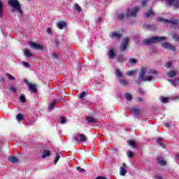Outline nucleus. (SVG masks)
Returning <instances> with one entry per match:
<instances>
[{
  "instance_id": "nucleus-1",
  "label": "nucleus",
  "mask_w": 179,
  "mask_h": 179,
  "mask_svg": "<svg viewBox=\"0 0 179 179\" xmlns=\"http://www.w3.org/2000/svg\"><path fill=\"white\" fill-rule=\"evenodd\" d=\"M156 73H157V71L155 69L142 67L139 74V79L143 82H150V80H153V75H156Z\"/></svg>"
},
{
  "instance_id": "nucleus-2",
  "label": "nucleus",
  "mask_w": 179,
  "mask_h": 179,
  "mask_svg": "<svg viewBox=\"0 0 179 179\" xmlns=\"http://www.w3.org/2000/svg\"><path fill=\"white\" fill-rule=\"evenodd\" d=\"M167 40V37L165 36H153L148 39H145L143 43L145 45H149L150 44H155V43H160V41H164Z\"/></svg>"
},
{
  "instance_id": "nucleus-3",
  "label": "nucleus",
  "mask_w": 179,
  "mask_h": 179,
  "mask_svg": "<svg viewBox=\"0 0 179 179\" xmlns=\"http://www.w3.org/2000/svg\"><path fill=\"white\" fill-rule=\"evenodd\" d=\"M8 3L10 8H13V9H15L17 10V13L20 15H22L23 13V11L20 8V3H19V1L17 0H8Z\"/></svg>"
},
{
  "instance_id": "nucleus-4",
  "label": "nucleus",
  "mask_w": 179,
  "mask_h": 179,
  "mask_svg": "<svg viewBox=\"0 0 179 179\" xmlns=\"http://www.w3.org/2000/svg\"><path fill=\"white\" fill-rule=\"evenodd\" d=\"M157 20L158 22H162V23H170L171 24H173L174 26H178V27H179L178 20H174V18H172L171 20L164 18H158Z\"/></svg>"
},
{
  "instance_id": "nucleus-5",
  "label": "nucleus",
  "mask_w": 179,
  "mask_h": 179,
  "mask_svg": "<svg viewBox=\"0 0 179 179\" xmlns=\"http://www.w3.org/2000/svg\"><path fill=\"white\" fill-rule=\"evenodd\" d=\"M138 11H139V8L138 6H136L134 8H129L126 13V16L127 17L131 16L132 17H135V16H136Z\"/></svg>"
},
{
  "instance_id": "nucleus-6",
  "label": "nucleus",
  "mask_w": 179,
  "mask_h": 179,
  "mask_svg": "<svg viewBox=\"0 0 179 179\" xmlns=\"http://www.w3.org/2000/svg\"><path fill=\"white\" fill-rule=\"evenodd\" d=\"M129 41V38H128V37H126L123 39V41L122 42V44L120 45V51H125L127 50Z\"/></svg>"
},
{
  "instance_id": "nucleus-7",
  "label": "nucleus",
  "mask_w": 179,
  "mask_h": 179,
  "mask_svg": "<svg viewBox=\"0 0 179 179\" xmlns=\"http://www.w3.org/2000/svg\"><path fill=\"white\" fill-rule=\"evenodd\" d=\"M30 46L31 48L34 50H42L44 48V45L43 44H37L36 43L34 42H30Z\"/></svg>"
},
{
  "instance_id": "nucleus-8",
  "label": "nucleus",
  "mask_w": 179,
  "mask_h": 179,
  "mask_svg": "<svg viewBox=\"0 0 179 179\" xmlns=\"http://www.w3.org/2000/svg\"><path fill=\"white\" fill-rule=\"evenodd\" d=\"M74 139H76L77 142H79V139L81 141V142H86V141H87V138L85 136V134H77L74 136Z\"/></svg>"
},
{
  "instance_id": "nucleus-9",
  "label": "nucleus",
  "mask_w": 179,
  "mask_h": 179,
  "mask_svg": "<svg viewBox=\"0 0 179 179\" xmlns=\"http://www.w3.org/2000/svg\"><path fill=\"white\" fill-rule=\"evenodd\" d=\"M169 5H173V8H179V0H166Z\"/></svg>"
},
{
  "instance_id": "nucleus-10",
  "label": "nucleus",
  "mask_w": 179,
  "mask_h": 179,
  "mask_svg": "<svg viewBox=\"0 0 179 179\" xmlns=\"http://www.w3.org/2000/svg\"><path fill=\"white\" fill-rule=\"evenodd\" d=\"M162 47L166 48V50H171V51H176V47L171 45L170 43H162Z\"/></svg>"
},
{
  "instance_id": "nucleus-11",
  "label": "nucleus",
  "mask_w": 179,
  "mask_h": 179,
  "mask_svg": "<svg viewBox=\"0 0 179 179\" xmlns=\"http://www.w3.org/2000/svg\"><path fill=\"white\" fill-rule=\"evenodd\" d=\"M123 166L120 167V176H125V174H127V164H125V163L122 164Z\"/></svg>"
},
{
  "instance_id": "nucleus-12",
  "label": "nucleus",
  "mask_w": 179,
  "mask_h": 179,
  "mask_svg": "<svg viewBox=\"0 0 179 179\" xmlns=\"http://www.w3.org/2000/svg\"><path fill=\"white\" fill-rule=\"evenodd\" d=\"M110 36L111 38H117V40H120L122 34H120L119 32L115 31L112 32Z\"/></svg>"
},
{
  "instance_id": "nucleus-13",
  "label": "nucleus",
  "mask_w": 179,
  "mask_h": 179,
  "mask_svg": "<svg viewBox=\"0 0 179 179\" xmlns=\"http://www.w3.org/2000/svg\"><path fill=\"white\" fill-rule=\"evenodd\" d=\"M28 87L30 92H31V93L37 92V85L31 83V84H29Z\"/></svg>"
},
{
  "instance_id": "nucleus-14",
  "label": "nucleus",
  "mask_w": 179,
  "mask_h": 179,
  "mask_svg": "<svg viewBox=\"0 0 179 179\" xmlns=\"http://www.w3.org/2000/svg\"><path fill=\"white\" fill-rule=\"evenodd\" d=\"M57 27H58L59 30H62L64 27H66V23L64 21L59 22L57 23Z\"/></svg>"
},
{
  "instance_id": "nucleus-15",
  "label": "nucleus",
  "mask_w": 179,
  "mask_h": 179,
  "mask_svg": "<svg viewBox=\"0 0 179 179\" xmlns=\"http://www.w3.org/2000/svg\"><path fill=\"white\" fill-rule=\"evenodd\" d=\"M50 156H51V152H50V150H45L41 157L42 159H45V157H48Z\"/></svg>"
},
{
  "instance_id": "nucleus-16",
  "label": "nucleus",
  "mask_w": 179,
  "mask_h": 179,
  "mask_svg": "<svg viewBox=\"0 0 179 179\" xmlns=\"http://www.w3.org/2000/svg\"><path fill=\"white\" fill-rule=\"evenodd\" d=\"M8 162H10V163H17V162H19V160L17 159V158L15 156H10L8 157Z\"/></svg>"
},
{
  "instance_id": "nucleus-17",
  "label": "nucleus",
  "mask_w": 179,
  "mask_h": 179,
  "mask_svg": "<svg viewBox=\"0 0 179 179\" xmlns=\"http://www.w3.org/2000/svg\"><path fill=\"white\" fill-rule=\"evenodd\" d=\"M23 52L27 58H30V57H31L32 55L31 52H30V50H29V49H24Z\"/></svg>"
},
{
  "instance_id": "nucleus-18",
  "label": "nucleus",
  "mask_w": 179,
  "mask_h": 179,
  "mask_svg": "<svg viewBox=\"0 0 179 179\" xmlns=\"http://www.w3.org/2000/svg\"><path fill=\"white\" fill-rule=\"evenodd\" d=\"M139 113H140L139 109H138V108H133L131 109V114H132L133 115H138Z\"/></svg>"
},
{
  "instance_id": "nucleus-19",
  "label": "nucleus",
  "mask_w": 179,
  "mask_h": 179,
  "mask_svg": "<svg viewBox=\"0 0 179 179\" xmlns=\"http://www.w3.org/2000/svg\"><path fill=\"white\" fill-rule=\"evenodd\" d=\"M127 143L129 145V146H131V148H136V143L132 140H129Z\"/></svg>"
},
{
  "instance_id": "nucleus-20",
  "label": "nucleus",
  "mask_w": 179,
  "mask_h": 179,
  "mask_svg": "<svg viewBox=\"0 0 179 179\" xmlns=\"http://www.w3.org/2000/svg\"><path fill=\"white\" fill-rule=\"evenodd\" d=\"M157 162L159 164H160L161 166H166V161H164L163 158L162 157L158 158Z\"/></svg>"
},
{
  "instance_id": "nucleus-21",
  "label": "nucleus",
  "mask_w": 179,
  "mask_h": 179,
  "mask_svg": "<svg viewBox=\"0 0 179 179\" xmlns=\"http://www.w3.org/2000/svg\"><path fill=\"white\" fill-rule=\"evenodd\" d=\"M162 142H163V138H159L157 140V143L159 145V146H161L162 148H166V145H164V144L162 143Z\"/></svg>"
},
{
  "instance_id": "nucleus-22",
  "label": "nucleus",
  "mask_w": 179,
  "mask_h": 179,
  "mask_svg": "<svg viewBox=\"0 0 179 179\" xmlns=\"http://www.w3.org/2000/svg\"><path fill=\"white\" fill-rule=\"evenodd\" d=\"M114 57H115V51H114V49H110L109 50V57L114 58Z\"/></svg>"
},
{
  "instance_id": "nucleus-23",
  "label": "nucleus",
  "mask_w": 179,
  "mask_h": 179,
  "mask_svg": "<svg viewBox=\"0 0 179 179\" xmlns=\"http://www.w3.org/2000/svg\"><path fill=\"white\" fill-rule=\"evenodd\" d=\"M176 75V71H171L167 73V76H169V78H174Z\"/></svg>"
},
{
  "instance_id": "nucleus-24",
  "label": "nucleus",
  "mask_w": 179,
  "mask_h": 179,
  "mask_svg": "<svg viewBox=\"0 0 179 179\" xmlns=\"http://www.w3.org/2000/svg\"><path fill=\"white\" fill-rule=\"evenodd\" d=\"M125 59H127L125 57H124V56L122 55L117 56V62H124V61H125Z\"/></svg>"
},
{
  "instance_id": "nucleus-25",
  "label": "nucleus",
  "mask_w": 179,
  "mask_h": 179,
  "mask_svg": "<svg viewBox=\"0 0 179 179\" xmlns=\"http://www.w3.org/2000/svg\"><path fill=\"white\" fill-rule=\"evenodd\" d=\"M87 121L90 123L97 122V121H96V119H94V117H87Z\"/></svg>"
},
{
  "instance_id": "nucleus-26",
  "label": "nucleus",
  "mask_w": 179,
  "mask_h": 179,
  "mask_svg": "<svg viewBox=\"0 0 179 179\" xmlns=\"http://www.w3.org/2000/svg\"><path fill=\"white\" fill-rule=\"evenodd\" d=\"M168 82H169L170 83H171V85L173 86H174L175 87H176L177 85H178V83L177 82V80H168Z\"/></svg>"
},
{
  "instance_id": "nucleus-27",
  "label": "nucleus",
  "mask_w": 179,
  "mask_h": 179,
  "mask_svg": "<svg viewBox=\"0 0 179 179\" xmlns=\"http://www.w3.org/2000/svg\"><path fill=\"white\" fill-rule=\"evenodd\" d=\"M124 97L127 101H131V100H132V95L130 94H125Z\"/></svg>"
},
{
  "instance_id": "nucleus-28",
  "label": "nucleus",
  "mask_w": 179,
  "mask_h": 179,
  "mask_svg": "<svg viewBox=\"0 0 179 179\" xmlns=\"http://www.w3.org/2000/svg\"><path fill=\"white\" fill-rule=\"evenodd\" d=\"M74 8L77 12H82V8L79 6V4L75 3L74 4Z\"/></svg>"
},
{
  "instance_id": "nucleus-29",
  "label": "nucleus",
  "mask_w": 179,
  "mask_h": 179,
  "mask_svg": "<svg viewBox=\"0 0 179 179\" xmlns=\"http://www.w3.org/2000/svg\"><path fill=\"white\" fill-rule=\"evenodd\" d=\"M115 75L118 78H122V73H121V71L118 69L115 70Z\"/></svg>"
},
{
  "instance_id": "nucleus-30",
  "label": "nucleus",
  "mask_w": 179,
  "mask_h": 179,
  "mask_svg": "<svg viewBox=\"0 0 179 179\" xmlns=\"http://www.w3.org/2000/svg\"><path fill=\"white\" fill-rule=\"evenodd\" d=\"M159 100L162 103H169V98L161 96Z\"/></svg>"
},
{
  "instance_id": "nucleus-31",
  "label": "nucleus",
  "mask_w": 179,
  "mask_h": 179,
  "mask_svg": "<svg viewBox=\"0 0 179 179\" xmlns=\"http://www.w3.org/2000/svg\"><path fill=\"white\" fill-rule=\"evenodd\" d=\"M55 104H57V102L55 101L51 102L48 106L49 110H53L54 107H55Z\"/></svg>"
},
{
  "instance_id": "nucleus-32",
  "label": "nucleus",
  "mask_w": 179,
  "mask_h": 179,
  "mask_svg": "<svg viewBox=\"0 0 179 179\" xmlns=\"http://www.w3.org/2000/svg\"><path fill=\"white\" fill-rule=\"evenodd\" d=\"M136 72V71L133 70L131 71H127L126 72V75H127V76H133V75H135V73Z\"/></svg>"
},
{
  "instance_id": "nucleus-33",
  "label": "nucleus",
  "mask_w": 179,
  "mask_h": 179,
  "mask_svg": "<svg viewBox=\"0 0 179 179\" xmlns=\"http://www.w3.org/2000/svg\"><path fill=\"white\" fill-rule=\"evenodd\" d=\"M16 120H17V121H22V120H23V115L19 113V114L16 116Z\"/></svg>"
},
{
  "instance_id": "nucleus-34",
  "label": "nucleus",
  "mask_w": 179,
  "mask_h": 179,
  "mask_svg": "<svg viewBox=\"0 0 179 179\" xmlns=\"http://www.w3.org/2000/svg\"><path fill=\"white\" fill-rule=\"evenodd\" d=\"M20 100L22 101V103H26V97L24 96V94H22L20 96Z\"/></svg>"
},
{
  "instance_id": "nucleus-35",
  "label": "nucleus",
  "mask_w": 179,
  "mask_h": 179,
  "mask_svg": "<svg viewBox=\"0 0 179 179\" xmlns=\"http://www.w3.org/2000/svg\"><path fill=\"white\" fill-rule=\"evenodd\" d=\"M58 160H59V154L56 153V157L54 161V164H57L58 163Z\"/></svg>"
},
{
  "instance_id": "nucleus-36",
  "label": "nucleus",
  "mask_w": 179,
  "mask_h": 179,
  "mask_svg": "<svg viewBox=\"0 0 179 179\" xmlns=\"http://www.w3.org/2000/svg\"><path fill=\"white\" fill-rule=\"evenodd\" d=\"M6 76H8V79H9V80H15V77H13V76L9 74V73H6Z\"/></svg>"
},
{
  "instance_id": "nucleus-37",
  "label": "nucleus",
  "mask_w": 179,
  "mask_h": 179,
  "mask_svg": "<svg viewBox=\"0 0 179 179\" xmlns=\"http://www.w3.org/2000/svg\"><path fill=\"white\" fill-rule=\"evenodd\" d=\"M153 15V10H150L148 13H145V17H149Z\"/></svg>"
},
{
  "instance_id": "nucleus-38",
  "label": "nucleus",
  "mask_w": 179,
  "mask_h": 179,
  "mask_svg": "<svg viewBox=\"0 0 179 179\" xmlns=\"http://www.w3.org/2000/svg\"><path fill=\"white\" fill-rule=\"evenodd\" d=\"M84 97H86V92H83L78 95L79 99H83Z\"/></svg>"
},
{
  "instance_id": "nucleus-39",
  "label": "nucleus",
  "mask_w": 179,
  "mask_h": 179,
  "mask_svg": "<svg viewBox=\"0 0 179 179\" xmlns=\"http://www.w3.org/2000/svg\"><path fill=\"white\" fill-rule=\"evenodd\" d=\"M61 120V124H66V118H65V117L62 116L60 117Z\"/></svg>"
},
{
  "instance_id": "nucleus-40",
  "label": "nucleus",
  "mask_w": 179,
  "mask_h": 179,
  "mask_svg": "<svg viewBox=\"0 0 179 179\" xmlns=\"http://www.w3.org/2000/svg\"><path fill=\"white\" fill-rule=\"evenodd\" d=\"M22 65H24L25 68H30V64L29 62H22Z\"/></svg>"
},
{
  "instance_id": "nucleus-41",
  "label": "nucleus",
  "mask_w": 179,
  "mask_h": 179,
  "mask_svg": "<svg viewBox=\"0 0 179 179\" xmlns=\"http://www.w3.org/2000/svg\"><path fill=\"white\" fill-rule=\"evenodd\" d=\"M120 83L123 85V86H127V85H128V81L125 80H120Z\"/></svg>"
},
{
  "instance_id": "nucleus-42",
  "label": "nucleus",
  "mask_w": 179,
  "mask_h": 179,
  "mask_svg": "<svg viewBox=\"0 0 179 179\" xmlns=\"http://www.w3.org/2000/svg\"><path fill=\"white\" fill-rule=\"evenodd\" d=\"M3 8V6L2 5V2L0 1V17H2V9Z\"/></svg>"
},
{
  "instance_id": "nucleus-43",
  "label": "nucleus",
  "mask_w": 179,
  "mask_h": 179,
  "mask_svg": "<svg viewBox=\"0 0 179 179\" xmlns=\"http://www.w3.org/2000/svg\"><path fill=\"white\" fill-rule=\"evenodd\" d=\"M46 31L48 34H50V36H52V31L51 28L48 27L46 29Z\"/></svg>"
},
{
  "instance_id": "nucleus-44",
  "label": "nucleus",
  "mask_w": 179,
  "mask_h": 179,
  "mask_svg": "<svg viewBox=\"0 0 179 179\" xmlns=\"http://www.w3.org/2000/svg\"><path fill=\"white\" fill-rule=\"evenodd\" d=\"M127 156L129 159H131V157H134V153L131 151L127 152Z\"/></svg>"
},
{
  "instance_id": "nucleus-45",
  "label": "nucleus",
  "mask_w": 179,
  "mask_h": 179,
  "mask_svg": "<svg viewBox=\"0 0 179 179\" xmlns=\"http://www.w3.org/2000/svg\"><path fill=\"white\" fill-rule=\"evenodd\" d=\"M76 170H78V171H79V173H85V171H86L85 169H82V168H80L79 166H78L76 168Z\"/></svg>"
},
{
  "instance_id": "nucleus-46",
  "label": "nucleus",
  "mask_w": 179,
  "mask_h": 179,
  "mask_svg": "<svg viewBox=\"0 0 179 179\" xmlns=\"http://www.w3.org/2000/svg\"><path fill=\"white\" fill-rule=\"evenodd\" d=\"M10 92H13V93L16 92V88H15L13 86L10 87L9 88Z\"/></svg>"
},
{
  "instance_id": "nucleus-47",
  "label": "nucleus",
  "mask_w": 179,
  "mask_h": 179,
  "mask_svg": "<svg viewBox=\"0 0 179 179\" xmlns=\"http://www.w3.org/2000/svg\"><path fill=\"white\" fill-rule=\"evenodd\" d=\"M173 40H176V41H179V36L178 35H173Z\"/></svg>"
},
{
  "instance_id": "nucleus-48",
  "label": "nucleus",
  "mask_w": 179,
  "mask_h": 179,
  "mask_svg": "<svg viewBox=\"0 0 179 179\" xmlns=\"http://www.w3.org/2000/svg\"><path fill=\"white\" fill-rule=\"evenodd\" d=\"M129 62H130V64H136V59H130Z\"/></svg>"
},
{
  "instance_id": "nucleus-49",
  "label": "nucleus",
  "mask_w": 179,
  "mask_h": 179,
  "mask_svg": "<svg viewBox=\"0 0 179 179\" xmlns=\"http://www.w3.org/2000/svg\"><path fill=\"white\" fill-rule=\"evenodd\" d=\"M52 58H53V59H58V55L54 53L52 55Z\"/></svg>"
},
{
  "instance_id": "nucleus-50",
  "label": "nucleus",
  "mask_w": 179,
  "mask_h": 179,
  "mask_svg": "<svg viewBox=\"0 0 179 179\" xmlns=\"http://www.w3.org/2000/svg\"><path fill=\"white\" fill-rule=\"evenodd\" d=\"M117 18H118L120 20L124 19V14H119V15H117Z\"/></svg>"
},
{
  "instance_id": "nucleus-51",
  "label": "nucleus",
  "mask_w": 179,
  "mask_h": 179,
  "mask_svg": "<svg viewBox=\"0 0 179 179\" xmlns=\"http://www.w3.org/2000/svg\"><path fill=\"white\" fill-rule=\"evenodd\" d=\"M138 92L141 93V94H145V91L142 88H140Z\"/></svg>"
},
{
  "instance_id": "nucleus-52",
  "label": "nucleus",
  "mask_w": 179,
  "mask_h": 179,
  "mask_svg": "<svg viewBox=\"0 0 179 179\" xmlns=\"http://www.w3.org/2000/svg\"><path fill=\"white\" fill-rule=\"evenodd\" d=\"M147 2H148V0H143L141 3L142 6H145Z\"/></svg>"
},
{
  "instance_id": "nucleus-53",
  "label": "nucleus",
  "mask_w": 179,
  "mask_h": 179,
  "mask_svg": "<svg viewBox=\"0 0 179 179\" xmlns=\"http://www.w3.org/2000/svg\"><path fill=\"white\" fill-rule=\"evenodd\" d=\"M166 68H170V66H171V62L166 63Z\"/></svg>"
},
{
  "instance_id": "nucleus-54",
  "label": "nucleus",
  "mask_w": 179,
  "mask_h": 179,
  "mask_svg": "<svg viewBox=\"0 0 179 179\" xmlns=\"http://www.w3.org/2000/svg\"><path fill=\"white\" fill-rule=\"evenodd\" d=\"M95 179H107V178L103 176H98Z\"/></svg>"
},
{
  "instance_id": "nucleus-55",
  "label": "nucleus",
  "mask_w": 179,
  "mask_h": 179,
  "mask_svg": "<svg viewBox=\"0 0 179 179\" xmlns=\"http://www.w3.org/2000/svg\"><path fill=\"white\" fill-rule=\"evenodd\" d=\"M55 44L56 45V47H58V45H59V42L58 41H55Z\"/></svg>"
},
{
  "instance_id": "nucleus-56",
  "label": "nucleus",
  "mask_w": 179,
  "mask_h": 179,
  "mask_svg": "<svg viewBox=\"0 0 179 179\" xmlns=\"http://www.w3.org/2000/svg\"><path fill=\"white\" fill-rule=\"evenodd\" d=\"M162 177L160 176H157L155 177V179H162Z\"/></svg>"
},
{
  "instance_id": "nucleus-57",
  "label": "nucleus",
  "mask_w": 179,
  "mask_h": 179,
  "mask_svg": "<svg viewBox=\"0 0 179 179\" xmlns=\"http://www.w3.org/2000/svg\"><path fill=\"white\" fill-rule=\"evenodd\" d=\"M25 83H27V85L29 86V85H30L31 83H29V81H27V80H24Z\"/></svg>"
},
{
  "instance_id": "nucleus-58",
  "label": "nucleus",
  "mask_w": 179,
  "mask_h": 179,
  "mask_svg": "<svg viewBox=\"0 0 179 179\" xmlns=\"http://www.w3.org/2000/svg\"><path fill=\"white\" fill-rule=\"evenodd\" d=\"M165 126L166 127V128H169V127H170V124L169 123H165Z\"/></svg>"
},
{
  "instance_id": "nucleus-59",
  "label": "nucleus",
  "mask_w": 179,
  "mask_h": 179,
  "mask_svg": "<svg viewBox=\"0 0 179 179\" xmlns=\"http://www.w3.org/2000/svg\"><path fill=\"white\" fill-rule=\"evenodd\" d=\"M138 101H142V99L141 98H138Z\"/></svg>"
},
{
  "instance_id": "nucleus-60",
  "label": "nucleus",
  "mask_w": 179,
  "mask_h": 179,
  "mask_svg": "<svg viewBox=\"0 0 179 179\" xmlns=\"http://www.w3.org/2000/svg\"><path fill=\"white\" fill-rule=\"evenodd\" d=\"M29 2H30V1H31V0H27Z\"/></svg>"
}]
</instances>
